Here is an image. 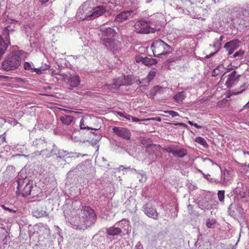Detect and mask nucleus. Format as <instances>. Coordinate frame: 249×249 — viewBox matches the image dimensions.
Masks as SVG:
<instances>
[{
  "instance_id": "b1692460",
  "label": "nucleus",
  "mask_w": 249,
  "mask_h": 249,
  "mask_svg": "<svg viewBox=\"0 0 249 249\" xmlns=\"http://www.w3.org/2000/svg\"><path fill=\"white\" fill-rule=\"evenodd\" d=\"M51 74L52 75H58L60 77H57V79H62L63 80H65L66 77V75L59 74L58 72H56L54 70H51Z\"/></svg>"
},
{
  "instance_id": "1a4fd4ad",
  "label": "nucleus",
  "mask_w": 249,
  "mask_h": 249,
  "mask_svg": "<svg viewBox=\"0 0 249 249\" xmlns=\"http://www.w3.org/2000/svg\"><path fill=\"white\" fill-rule=\"evenodd\" d=\"M10 31L8 29L7 27H5L3 29L2 35L5 38L7 43L4 40L3 37L0 35V55H3L5 53L6 50L9 45H10Z\"/></svg>"
},
{
  "instance_id": "412c9836",
  "label": "nucleus",
  "mask_w": 249,
  "mask_h": 249,
  "mask_svg": "<svg viewBox=\"0 0 249 249\" xmlns=\"http://www.w3.org/2000/svg\"><path fill=\"white\" fill-rule=\"evenodd\" d=\"M157 63V61L153 58H149L147 57L143 58L142 64L146 66H151Z\"/></svg>"
},
{
  "instance_id": "bb28decb",
  "label": "nucleus",
  "mask_w": 249,
  "mask_h": 249,
  "mask_svg": "<svg viewBox=\"0 0 249 249\" xmlns=\"http://www.w3.org/2000/svg\"><path fill=\"white\" fill-rule=\"evenodd\" d=\"M216 221L214 219H208L206 222V226L208 228H212L215 225Z\"/></svg>"
},
{
  "instance_id": "4d7b16f0",
  "label": "nucleus",
  "mask_w": 249,
  "mask_h": 249,
  "mask_svg": "<svg viewBox=\"0 0 249 249\" xmlns=\"http://www.w3.org/2000/svg\"><path fill=\"white\" fill-rule=\"evenodd\" d=\"M177 124H181L178 123Z\"/></svg>"
},
{
  "instance_id": "c9c22d12",
  "label": "nucleus",
  "mask_w": 249,
  "mask_h": 249,
  "mask_svg": "<svg viewBox=\"0 0 249 249\" xmlns=\"http://www.w3.org/2000/svg\"><path fill=\"white\" fill-rule=\"evenodd\" d=\"M223 38H224V36H221L219 40H218L216 42H215L214 45L215 46H220L221 45V41L223 40Z\"/></svg>"
},
{
  "instance_id": "8fccbe9b",
  "label": "nucleus",
  "mask_w": 249,
  "mask_h": 249,
  "mask_svg": "<svg viewBox=\"0 0 249 249\" xmlns=\"http://www.w3.org/2000/svg\"><path fill=\"white\" fill-rule=\"evenodd\" d=\"M64 110L66 112H68V113H71V112H72L71 110H68V109H64Z\"/></svg>"
},
{
  "instance_id": "5701e85b",
  "label": "nucleus",
  "mask_w": 249,
  "mask_h": 249,
  "mask_svg": "<svg viewBox=\"0 0 249 249\" xmlns=\"http://www.w3.org/2000/svg\"><path fill=\"white\" fill-rule=\"evenodd\" d=\"M128 221L124 219L122 220L121 221L116 223L115 226L117 227H119L120 230H121V229H123L125 226V225H128Z\"/></svg>"
},
{
  "instance_id": "603ef678",
  "label": "nucleus",
  "mask_w": 249,
  "mask_h": 249,
  "mask_svg": "<svg viewBox=\"0 0 249 249\" xmlns=\"http://www.w3.org/2000/svg\"><path fill=\"white\" fill-rule=\"evenodd\" d=\"M214 53H213L212 54H211L209 56H207V58H209L210 56H211L212 55H213Z\"/></svg>"
},
{
  "instance_id": "f704fd0d",
  "label": "nucleus",
  "mask_w": 249,
  "mask_h": 249,
  "mask_svg": "<svg viewBox=\"0 0 249 249\" xmlns=\"http://www.w3.org/2000/svg\"><path fill=\"white\" fill-rule=\"evenodd\" d=\"M5 134V132H4L3 134L0 135V145L2 144L4 142H6V138Z\"/></svg>"
},
{
  "instance_id": "37998d69",
  "label": "nucleus",
  "mask_w": 249,
  "mask_h": 249,
  "mask_svg": "<svg viewBox=\"0 0 249 249\" xmlns=\"http://www.w3.org/2000/svg\"><path fill=\"white\" fill-rule=\"evenodd\" d=\"M117 114H118L121 117H125V118H126L127 119L128 118V116H125L124 113H123L122 112H117Z\"/></svg>"
},
{
  "instance_id": "9d476101",
  "label": "nucleus",
  "mask_w": 249,
  "mask_h": 249,
  "mask_svg": "<svg viewBox=\"0 0 249 249\" xmlns=\"http://www.w3.org/2000/svg\"><path fill=\"white\" fill-rule=\"evenodd\" d=\"M112 131L116 136L120 138L126 140H130V139L131 132L126 127L114 126L112 128Z\"/></svg>"
},
{
  "instance_id": "09e8293b",
  "label": "nucleus",
  "mask_w": 249,
  "mask_h": 249,
  "mask_svg": "<svg viewBox=\"0 0 249 249\" xmlns=\"http://www.w3.org/2000/svg\"><path fill=\"white\" fill-rule=\"evenodd\" d=\"M7 76H4V75H0V79H3V78H6Z\"/></svg>"
},
{
  "instance_id": "f3484780",
  "label": "nucleus",
  "mask_w": 249,
  "mask_h": 249,
  "mask_svg": "<svg viewBox=\"0 0 249 249\" xmlns=\"http://www.w3.org/2000/svg\"><path fill=\"white\" fill-rule=\"evenodd\" d=\"M80 77L77 75H71L69 80L70 86L74 88L77 87L80 84Z\"/></svg>"
},
{
  "instance_id": "dca6fc26",
  "label": "nucleus",
  "mask_w": 249,
  "mask_h": 249,
  "mask_svg": "<svg viewBox=\"0 0 249 249\" xmlns=\"http://www.w3.org/2000/svg\"><path fill=\"white\" fill-rule=\"evenodd\" d=\"M107 233L109 235L115 236L120 234L122 230L119 227H117L115 225L113 227L107 229Z\"/></svg>"
},
{
  "instance_id": "c756f323",
  "label": "nucleus",
  "mask_w": 249,
  "mask_h": 249,
  "mask_svg": "<svg viewBox=\"0 0 249 249\" xmlns=\"http://www.w3.org/2000/svg\"><path fill=\"white\" fill-rule=\"evenodd\" d=\"M175 149L176 148H174L173 146H168L165 149V150L166 152L171 153L173 155L174 154Z\"/></svg>"
},
{
  "instance_id": "6e6d98bb",
  "label": "nucleus",
  "mask_w": 249,
  "mask_h": 249,
  "mask_svg": "<svg viewBox=\"0 0 249 249\" xmlns=\"http://www.w3.org/2000/svg\"><path fill=\"white\" fill-rule=\"evenodd\" d=\"M247 166H248V168H249V163L248 164Z\"/></svg>"
},
{
  "instance_id": "473e14b6",
  "label": "nucleus",
  "mask_w": 249,
  "mask_h": 249,
  "mask_svg": "<svg viewBox=\"0 0 249 249\" xmlns=\"http://www.w3.org/2000/svg\"><path fill=\"white\" fill-rule=\"evenodd\" d=\"M245 52L242 50L236 52L233 55V57L235 58L236 57H241L244 54Z\"/></svg>"
},
{
  "instance_id": "a211bd4d",
  "label": "nucleus",
  "mask_w": 249,
  "mask_h": 249,
  "mask_svg": "<svg viewBox=\"0 0 249 249\" xmlns=\"http://www.w3.org/2000/svg\"><path fill=\"white\" fill-rule=\"evenodd\" d=\"M187 154V150L184 148L175 149L173 156L175 157L183 158Z\"/></svg>"
},
{
  "instance_id": "4c0bfd02",
  "label": "nucleus",
  "mask_w": 249,
  "mask_h": 249,
  "mask_svg": "<svg viewBox=\"0 0 249 249\" xmlns=\"http://www.w3.org/2000/svg\"><path fill=\"white\" fill-rule=\"evenodd\" d=\"M143 58H144V57H142V56H141V55H137V56L135 57V60H136V61L137 63L142 62V61H143Z\"/></svg>"
},
{
  "instance_id": "e433bc0d",
  "label": "nucleus",
  "mask_w": 249,
  "mask_h": 249,
  "mask_svg": "<svg viewBox=\"0 0 249 249\" xmlns=\"http://www.w3.org/2000/svg\"><path fill=\"white\" fill-rule=\"evenodd\" d=\"M130 118H131V120H132V122H140L141 121V120H140L139 119H138L136 117L128 115L127 119L130 120ZM142 121H143V120H142Z\"/></svg>"
},
{
  "instance_id": "c85d7f7f",
  "label": "nucleus",
  "mask_w": 249,
  "mask_h": 249,
  "mask_svg": "<svg viewBox=\"0 0 249 249\" xmlns=\"http://www.w3.org/2000/svg\"><path fill=\"white\" fill-rule=\"evenodd\" d=\"M164 112L168 113L172 116V117H176L179 116V114L177 112L173 110L164 111Z\"/></svg>"
},
{
  "instance_id": "4468645a",
  "label": "nucleus",
  "mask_w": 249,
  "mask_h": 249,
  "mask_svg": "<svg viewBox=\"0 0 249 249\" xmlns=\"http://www.w3.org/2000/svg\"><path fill=\"white\" fill-rule=\"evenodd\" d=\"M239 41L237 39L231 40L226 43L224 45V48L228 51L229 54H231L238 47Z\"/></svg>"
},
{
  "instance_id": "f8f14e48",
  "label": "nucleus",
  "mask_w": 249,
  "mask_h": 249,
  "mask_svg": "<svg viewBox=\"0 0 249 249\" xmlns=\"http://www.w3.org/2000/svg\"><path fill=\"white\" fill-rule=\"evenodd\" d=\"M133 13L132 10H127L121 12L115 18V21L118 22H122L132 17Z\"/></svg>"
},
{
  "instance_id": "4be33fe9",
  "label": "nucleus",
  "mask_w": 249,
  "mask_h": 249,
  "mask_svg": "<svg viewBox=\"0 0 249 249\" xmlns=\"http://www.w3.org/2000/svg\"><path fill=\"white\" fill-rule=\"evenodd\" d=\"M195 142L200 144L205 147H207L208 144L206 140L201 137H197L195 139Z\"/></svg>"
},
{
  "instance_id": "39448f33",
  "label": "nucleus",
  "mask_w": 249,
  "mask_h": 249,
  "mask_svg": "<svg viewBox=\"0 0 249 249\" xmlns=\"http://www.w3.org/2000/svg\"><path fill=\"white\" fill-rule=\"evenodd\" d=\"M151 48L154 56L158 57L169 54L172 50L170 45L160 39L154 40Z\"/></svg>"
},
{
  "instance_id": "de8ad7c7",
  "label": "nucleus",
  "mask_w": 249,
  "mask_h": 249,
  "mask_svg": "<svg viewBox=\"0 0 249 249\" xmlns=\"http://www.w3.org/2000/svg\"><path fill=\"white\" fill-rule=\"evenodd\" d=\"M249 108V105H248V104H246L244 107H243V109H247V108Z\"/></svg>"
},
{
  "instance_id": "cd10ccee",
  "label": "nucleus",
  "mask_w": 249,
  "mask_h": 249,
  "mask_svg": "<svg viewBox=\"0 0 249 249\" xmlns=\"http://www.w3.org/2000/svg\"><path fill=\"white\" fill-rule=\"evenodd\" d=\"M218 197L219 201H223L225 197V192L224 191H219L218 192Z\"/></svg>"
},
{
  "instance_id": "f257e3e1",
  "label": "nucleus",
  "mask_w": 249,
  "mask_h": 249,
  "mask_svg": "<svg viewBox=\"0 0 249 249\" xmlns=\"http://www.w3.org/2000/svg\"><path fill=\"white\" fill-rule=\"evenodd\" d=\"M26 53L23 51H13L10 52L5 57L1 64V68L5 71H10L16 70L21 63V56H25Z\"/></svg>"
},
{
  "instance_id": "72a5a7b5",
  "label": "nucleus",
  "mask_w": 249,
  "mask_h": 249,
  "mask_svg": "<svg viewBox=\"0 0 249 249\" xmlns=\"http://www.w3.org/2000/svg\"><path fill=\"white\" fill-rule=\"evenodd\" d=\"M247 85L246 83H244L240 87V89H241L240 91H238L235 93V94H239L241 93H242L243 91L245 90V89L247 88Z\"/></svg>"
},
{
  "instance_id": "58836bf2",
  "label": "nucleus",
  "mask_w": 249,
  "mask_h": 249,
  "mask_svg": "<svg viewBox=\"0 0 249 249\" xmlns=\"http://www.w3.org/2000/svg\"><path fill=\"white\" fill-rule=\"evenodd\" d=\"M32 71H35L37 74H38L42 73V71L41 68H33V70Z\"/></svg>"
},
{
  "instance_id": "5fc2aeb1",
  "label": "nucleus",
  "mask_w": 249,
  "mask_h": 249,
  "mask_svg": "<svg viewBox=\"0 0 249 249\" xmlns=\"http://www.w3.org/2000/svg\"><path fill=\"white\" fill-rule=\"evenodd\" d=\"M2 55H0V59H1V58Z\"/></svg>"
},
{
  "instance_id": "423d86ee",
  "label": "nucleus",
  "mask_w": 249,
  "mask_h": 249,
  "mask_svg": "<svg viewBox=\"0 0 249 249\" xmlns=\"http://www.w3.org/2000/svg\"><path fill=\"white\" fill-rule=\"evenodd\" d=\"M134 31L138 34L154 33L156 29L150 27L149 22L144 20L137 21L134 25Z\"/></svg>"
},
{
  "instance_id": "c03bdc74",
  "label": "nucleus",
  "mask_w": 249,
  "mask_h": 249,
  "mask_svg": "<svg viewBox=\"0 0 249 249\" xmlns=\"http://www.w3.org/2000/svg\"><path fill=\"white\" fill-rule=\"evenodd\" d=\"M39 2H40L42 4H44L47 2H48L50 0H37Z\"/></svg>"
},
{
  "instance_id": "a18cd8bd",
  "label": "nucleus",
  "mask_w": 249,
  "mask_h": 249,
  "mask_svg": "<svg viewBox=\"0 0 249 249\" xmlns=\"http://www.w3.org/2000/svg\"><path fill=\"white\" fill-rule=\"evenodd\" d=\"M196 128H202V126L198 125V124H196V123H194V125Z\"/></svg>"
},
{
  "instance_id": "a19ab883",
  "label": "nucleus",
  "mask_w": 249,
  "mask_h": 249,
  "mask_svg": "<svg viewBox=\"0 0 249 249\" xmlns=\"http://www.w3.org/2000/svg\"><path fill=\"white\" fill-rule=\"evenodd\" d=\"M49 67H50L49 66L47 65L46 64H45L44 66L42 65L41 67V69L42 71H45L46 70H48Z\"/></svg>"
},
{
  "instance_id": "ea45409f",
  "label": "nucleus",
  "mask_w": 249,
  "mask_h": 249,
  "mask_svg": "<svg viewBox=\"0 0 249 249\" xmlns=\"http://www.w3.org/2000/svg\"><path fill=\"white\" fill-rule=\"evenodd\" d=\"M239 195L242 197H246L249 195V193L246 192H243V194L241 192H240Z\"/></svg>"
},
{
  "instance_id": "3c124183",
  "label": "nucleus",
  "mask_w": 249,
  "mask_h": 249,
  "mask_svg": "<svg viewBox=\"0 0 249 249\" xmlns=\"http://www.w3.org/2000/svg\"><path fill=\"white\" fill-rule=\"evenodd\" d=\"M188 124H189L190 125H194V123H193L192 121H188Z\"/></svg>"
},
{
  "instance_id": "f03ea898",
  "label": "nucleus",
  "mask_w": 249,
  "mask_h": 249,
  "mask_svg": "<svg viewBox=\"0 0 249 249\" xmlns=\"http://www.w3.org/2000/svg\"><path fill=\"white\" fill-rule=\"evenodd\" d=\"M106 11L103 6H98L95 8L90 7L89 3H84L82 8L79 9L78 15L82 20L86 19L92 20L102 15Z\"/></svg>"
},
{
  "instance_id": "7c9ffc66",
  "label": "nucleus",
  "mask_w": 249,
  "mask_h": 249,
  "mask_svg": "<svg viewBox=\"0 0 249 249\" xmlns=\"http://www.w3.org/2000/svg\"><path fill=\"white\" fill-rule=\"evenodd\" d=\"M24 67L26 70H33L32 65L29 62H25L24 64Z\"/></svg>"
},
{
  "instance_id": "6e6552de",
  "label": "nucleus",
  "mask_w": 249,
  "mask_h": 249,
  "mask_svg": "<svg viewBox=\"0 0 249 249\" xmlns=\"http://www.w3.org/2000/svg\"><path fill=\"white\" fill-rule=\"evenodd\" d=\"M95 118L86 115L82 117L80 122V128L81 129L97 130L100 128L98 125L95 126L94 123Z\"/></svg>"
},
{
  "instance_id": "7ed1b4c3",
  "label": "nucleus",
  "mask_w": 249,
  "mask_h": 249,
  "mask_svg": "<svg viewBox=\"0 0 249 249\" xmlns=\"http://www.w3.org/2000/svg\"><path fill=\"white\" fill-rule=\"evenodd\" d=\"M80 218L78 221L76 222L75 226L77 229L85 230L87 229L88 224L91 222L92 219H94L95 213L94 210L89 206H82L80 213L79 214Z\"/></svg>"
},
{
  "instance_id": "aec40b11",
  "label": "nucleus",
  "mask_w": 249,
  "mask_h": 249,
  "mask_svg": "<svg viewBox=\"0 0 249 249\" xmlns=\"http://www.w3.org/2000/svg\"><path fill=\"white\" fill-rule=\"evenodd\" d=\"M185 95L184 92H179L177 93L174 96V100L178 103L182 102L183 100L185 98Z\"/></svg>"
},
{
  "instance_id": "2f4dec72",
  "label": "nucleus",
  "mask_w": 249,
  "mask_h": 249,
  "mask_svg": "<svg viewBox=\"0 0 249 249\" xmlns=\"http://www.w3.org/2000/svg\"><path fill=\"white\" fill-rule=\"evenodd\" d=\"M220 67H217L216 68L214 69L212 72V76L215 77L218 75L220 74Z\"/></svg>"
},
{
  "instance_id": "864d4df0",
  "label": "nucleus",
  "mask_w": 249,
  "mask_h": 249,
  "mask_svg": "<svg viewBox=\"0 0 249 249\" xmlns=\"http://www.w3.org/2000/svg\"><path fill=\"white\" fill-rule=\"evenodd\" d=\"M232 205L231 204V205H230V209H231V208H232Z\"/></svg>"
},
{
  "instance_id": "a878e982",
  "label": "nucleus",
  "mask_w": 249,
  "mask_h": 249,
  "mask_svg": "<svg viewBox=\"0 0 249 249\" xmlns=\"http://www.w3.org/2000/svg\"><path fill=\"white\" fill-rule=\"evenodd\" d=\"M156 71H149V73L146 76V78L148 80V81H150L152 80L156 76Z\"/></svg>"
},
{
  "instance_id": "9b49d317",
  "label": "nucleus",
  "mask_w": 249,
  "mask_h": 249,
  "mask_svg": "<svg viewBox=\"0 0 249 249\" xmlns=\"http://www.w3.org/2000/svg\"><path fill=\"white\" fill-rule=\"evenodd\" d=\"M144 212L146 215L154 219H157L158 213L152 202H149L144 207Z\"/></svg>"
},
{
  "instance_id": "ddd939ff",
  "label": "nucleus",
  "mask_w": 249,
  "mask_h": 249,
  "mask_svg": "<svg viewBox=\"0 0 249 249\" xmlns=\"http://www.w3.org/2000/svg\"><path fill=\"white\" fill-rule=\"evenodd\" d=\"M240 77V75H237L236 71H233L228 75L227 80L226 82V85L228 88L232 87V86L235 84L236 81H238Z\"/></svg>"
},
{
  "instance_id": "2eb2a0df",
  "label": "nucleus",
  "mask_w": 249,
  "mask_h": 249,
  "mask_svg": "<svg viewBox=\"0 0 249 249\" xmlns=\"http://www.w3.org/2000/svg\"><path fill=\"white\" fill-rule=\"evenodd\" d=\"M74 118L73 116L69 115H62L59 117V120L64 125H69L72 122Z\"/></svg>"
},
{
  "instance_id": "393cba45",
  "label": "nucleus",
  "mask_w": 249,
  "mask_h": 249,
  "mask_svg": "<svg viewBox=\"0 0 249 249\" xmlns=\"http://www.w3.org/2000/svg\"><path fill=\"white\" fill-rule=\"evenodd\" d=\"M119 79L120 78H118L117 80L115 79L114 80L113 83L111 84L112 88L118 89L123 85L122 83L119 81Z\"/></svg>"
},
{
  "instance_id": "0eeeda50",
  "label": "nucleus",
  "mask_w": 249,
  "mask_h": 249,
  "mask_svg": "<svg viewBox=\"0 0 249 249\" xmlns=\"http://www.w3.org/2000/svg\"><path fill=\"white\" fill-rule=\"evenodd\" d=\"M18 186L17 194L18 196L23 197L31 195L32 185L26 179H19L17 181Z\"/></svg>"
},
{
  "instance_id": "49530a36",
  "label": "nucleus",
  "mask_w": 249,
  "mask_h": 249,
  "mask_svg": "<svg viewBox=\"0 0 249 249\" xmlns=\"http://www.w3.org/2000/svg\"><path fill=\"white\" fill-rule=\"evenodd\" d=\"M2 207L4 208V210H8V211H9L10 212L12 211L11 209H10L9 208H7V207H5V206H2Z\"/></svg>"
},
{
  "instance_id": "6ab92c4d",
  "label": "nucleus",
  "mask_w": 249,
  "mask_h": 249,
  "mask_svg": "<svg viewBox=\"0 0 249 249\" xmlns=\"http://www.w3.org/2000/svg\"><path fill=\"white\" fill-rule=\"evenodd\" d=\"M162 89V87L160 86H156L152 88L149 91L148 96L149 97H153L156 95L160 90Z\"/></svg>"
},
{
  "instance_id": "79ce46f5",
  "label": "nucleus",
  "mask_w": 249,
  "mask_h": 249,
  "mask_svg": "<svg viewBox=\"0 0 249 249\" xmlns=\"http://www.w3.org/2000/svg\"><path fill=\"white\" fill-rule=\"evenodd\" d=\"M151 120L157 121L158 122L161 121V119L160 117H157V118H149V119H143V120Z\"/></svg>"
},
{
  "instance_id": "20e7f679",
  "label": "nucleus",
  "mask_w": 249,
  "mask_h": 249,
  "mask_svg": "<svg viewBox=\"0 0 249 249\" xmlns=\"http://www.w3.org/2000/svg\"><path fill=\"white\" fill-rule=\"evenodd\" d=\"M102 31L103 35L101 39L103 41V44L111 50H118V46L120 43L112 38L116 34L114 29L110 27L106 29L103 27Z\"/></svg>"
},
{
  "instance_id": "13d9d810",
  "label": "nucleus",
  "mask_w": 249,
  "mask_h": 249,
  "mask_svg": "<svg viewBox=\"0 0 249 249\" xmlns=\"http://www.w3.org/2000/svg\"><path fill=\"white\" fill-rule=\"evenodd\" d=\"M247 104H248V105H249V101L248 102V103H247Z\"/></svg>"
}]
</instances>
